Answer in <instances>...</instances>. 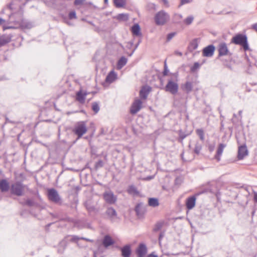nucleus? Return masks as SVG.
Wrapping results in <instances>:
<instances>
[{
    "mask_svg": "<svg viewBox=\"0 0 257 257\" xmlns=\"http://www.w3.org/2000/svg\"><path fill=\"white\" fill-rule=\"evenodd\" d=\"M127 63V59L124 57H121L117 62V67L118 68L120 69L123 67Z\"/></svg>",
    "mask_w": 257,
    "mask_h": 257,
    "instance_id": "32",
    "label": "nucleus"
},
{
    "mask_svg": "<svg viewBox=\"0 0 257 257\" xmlns=\"http://www.w3.org/2000/svg\"><path fill=\"white\" fill-rule=\"evenodd\" d=\"M121 252L122 257H131L132 254V245L126 244L122 247H118Z\"/></svg>",
    "mask_w": 257,
    "mask_h": 257,
    "instance_id": "12",
    "label": "nucleus"
},
{
    "mask_svg": "<svg viewBox=\"0 0 257 257\" xmlns=\"http://www.w3.org/2000/svg\"><path fill=\"white\" fill-rule=\"evenodd\" d=\"M214 148V146L211 145H209L208 146V150L209 151L211 152L213 151Z\"/></svg>",
    "mask_w": 257,
    "mask_h": 257,
    "instance_id": "59",
    "label": "nucleus"
},
{
    "mask_svg": "<svg viewBox=\"0 0 257 257\" xmlns=\"http://www.w3.org/2000/svg\"><path fill=\"white\" fill-rule=\"evenodd\" d=\"M91 109L95 114L97 113L100 109L98 103L97 102H92L91 105Z\"/></svg>",
    "mask_w": 257,
    "mask_h": 257,
    "instance_id": "35",
    "label": "nucleus"
},
{
    "mask_svg": "<svg viewBox=\"0 0 257 257\" xmlns=\"http://www.w3.org/2000/svg\"><path fill=\"white\" fill-rule=\"evenodd\" d=\"M196 132L197 135L199 137V139L202 141H204L205 138H204V131L202 128H198L196 130Z\"/></svg>",
    "mask_w": 257,
    "mask_h": 257,
    "instance_id": "34",
    "label": "nucleus"
},
{
    "mask_svg": "<svg viewBox=\"0 0 257 257\" xmlns=\"http://www.w3.org/2000/svg\"><path fill=\"white\" fill-rule=\"evenodd\" d=\"M127 192L128 194L134 196H138L140 195V192L138 190L137 187L134 185L128 186Z\"/></svg>",
    "mask_w": 257,
    "mask_h": 257,
    "instance_id": "27",
    "label": "nucleus"
},
{
    "mask_svg": "<svg viewBox=\"0 0 257 257\" xmlns=\"http://www.w3.org/2000/svg\"><path fill=\"white\" fill-rule=\"evenodd\" d=\"M131 31L134 36L141 37L142 36L141 32V27L139 24H134L131 28Z\"/></svg>",
    "mask_w": 257,
    "mask_h": 257,
    "instance_id": "23",
    "label": "nucleus"
},
{
    "mask_svg": "<svg viewBox=\"0 0 257 257\" xmlns=\"http://www.w3.org/2000/svg\"><path fill=\"white\" fill-rule=\"evenodd\" d=\"M164 235H165V231H161L160 233V234L159 235V237H158V240H159V243L161 242V241L162 239V238L164 237Z\"/></svg>",
    "mask_w": 257,
    "mask_h": 257,
    "instance_id": "51",
    "label": "nucleus"
},
{
    "mask_svg": "<svg viewBox=\"0 0 257 257\" xmlns=\"http://www.w3.org/2000/svg\"><path fill=\"white\" fill-rule=\"evenodd\" d=\"M14 27H12V26H4L3 27V29L4 31H5L6 30H7V29H14Z\"/></svg>",
    "mask_w": 257,
    "mask_h": 257,
    "instance_id": "58",
    "label": "nucleus"
},
{
    "mask_svg": "<svg viewBox=\"0 0 257 257\" xmlns=\"http://www.w3.org/2000/svg\"><path fill=\"white\" fill-rule=\"evenodd\" d=\"M248 154V151L245 144L240 146L238 149L237 159L239 160L243 159V158Z\"/></svg>",
    "mask_w": 257,
    "mask_h": 257,
    "instance_id": "18",
    "label": "nucleus"
},
{
    "mask_svg": "<svg viewBox=\"0 0 257 257\" xmlns=\"http://www.w3.org/2000/svg\"><path fill=\"white\" fill-rule=\"evenodd\" d=\"M215 50V47L213 44H210L204 47L202 50V55L204 57H212Z\"/></svg>",
    "mask_w": 257,
    "mask_h": 257,
    "instance_id": "15",
    "label": "nucleus"
},
{
    "mask_svg": "<svg viewBox=\"0 0 257 257\" xmlns=\"http://www.w3.org/2000/svg\"><path fill=\"white\" fill-rule=\"evenodd\" d=\"M141 40H139L138 43L135 45L134 48L132 50L131 52L127 53V55L128 56L130 57V56H131L133 54V53H134L135 51L136 50V49L138 47V46L140 44V43H141Z\"/></svg>",
    "mask_w": 257,
    "mask_h": 257,
    "instance_id": "47",
    "label": "nucleus"
},
{
    "mask_svg": "<svg viewBox=\"0 0 257 257\" xmlns=\"http://www.w3.org/2000/svg\"><path fill=\"white\" fill-rule=\"evenodd\" d=\"M177 133L178 134V137L177 139V141L178 143H181L183 144V140L187 137V136H189L190 133H186L184 132L182 130L180 129L178 131Z\"/></svg>",
    "mask_w": 257,
    "mask_h": 257,
    "instance_id": "29",
    "label": "nucleus"
},
{
    "mask_svg": "<svg viewBox=\"0 0 257 257\" xmlns=\"http://www.w3.org/2000/svg\"><path fill=\"white\" fill-rule=\"evenodd\" d=\"M148 248L144 242H140L135 249L137 257H146L147 255Z\"/></svg>",
    "mask_w": 257,
    "mask_h": 257,
    "instance_id": "11",
    "label": "nucleus"
},
{
    "mask_svg": "<svg viewBox=\"0 0 257 257\" xmlns=\"http://www.w3.org/2000/svg\"><path fill=\"white\" fill-rule=\"evenodd\" d=\"M60 244L62 246H64L63 249L65 248V247L66 246V245H67L66 242L64 240H63L62 241H61L60 243Z\"/></svg>",
    "mask_w": 257,
    "mask_h": 257,
    "instance_id": "57",
    "label": "nucleus"
},
{
    "mask_svg": "<svg viewBox=\"0 0 257 257\" xmlns=\"http://www.w3.org/2000/svg\"><path fill=\"white\" fill-rule=\"evenodd\" d=\"M169 74L171 75H173L176 78H177V77H178V72H175L174 73H170Z\"/></svg>",
    "mask_w": 257,
    "mask_h": 257,
    "instance_id": "62",
    "label": "nucleus"
},
{
    "mask_svg": "<svg viewBox=\"0 0 257 257\" xmlns=\"http://www.w3.org/2000/svg\"><path fill=\"white\" fill-rule=\"evenodd\" d=\"M13 5V4L12 2L10 3L8 5L7 7L10 10H13L12 6Z\"/></svg>",
    "mask_w": 257,
    "mask_h": 257,
    "instance_id": "64",
    "label": "nucleus"
},
{
    "mask_svg": "<svg viewBox=\"0 0 257 257\" xmlns=\"http://www.w3.org/2000/svg\"><path fill=\"white\" fill-rule=\"evenodd\" d=\"M47 196L49 200L52 202L59 205L62 204V200L55 189H48L47 190Z\"/></svg>",
    "mask_w": 257,
    "mask_h": 257,
    "instance_id": "6",
    "label": "nucleus"
},
{
    "mask_svg": "<svg viewBox=\"0 0 257 257\" xmlns=\"http://www.w3.org/2000/svg\"><path fill=\"white\" fill-rule=\"evenodd\" d=\"M199 194H196L194 195L188 197L185 201V206L187 210L192 209L195 206L196 196Z\"/></svg>",
    "mask_w": 257,
    "mask_h": 257,
    "instance_id": "14",
    "label": "nucleus"
},
{
    "mask_svg": "<svg viewBox=\"0 0 257 257\" xmlns=\"http://www.w3.org/2000/svg\"><path fill=\"white\" fill-rule=\"evenodd\" d=\"M142 106V101L139 99H136L131 106L130 113L132 114L137 113L141 109Z\"/></svg>",
    "mask_w": 257,
    "mask_h": 257,
    "instance_id": "16",
    "label": "nucleus"
},
{
    "mask_svg": "<svg viewBox=\"0 0 257 257\" xmlns=\"http://www.w3.org/2000/svg\"><path fill=\"white\" fill-rule=\"evenodd\" d=\"M28 214H33L31 211L30 210H28L27 209H23L21 210V211L20 212V215L22 216V217H26L27 215Z\"/></svg>",
    "mask_w": 257,
    "mask_h": 257,
    "instance_id": "44",
    "label": "nucleus"
},
{
    "mask_svg": "<svg viewBox=\"0 0 257 257\" xmlns=\"http://www.w3.org/2000/svg\"><path fill=\"white\" fill-rule=\"evenodd\" d=\"M85 206L89 212H93L95 210V208L94 206L87 203H85Z\"/></svg>",
    "mask_w": 257,
    "mask_h": 257,
    "instance_id": "43",
    "label": "nucleus"
},
{
    "mask_svg": "<svg viewBox=\"0 0 257 257\" xmlns=\"http://www.w3.org/2000/svg\"><path fill=\"white\" fill-rule=\"evenodd\" d=\"M146 257H159L158 255H157L155 253V252L153 251L151 252V253H149L147 254V255Z\"/></svg>",
    "mask_w": 257,
    "mask_h": 257,
    "instance_id": "53",
    "label": "nucleus"
},
{
    "mask_svg": "<svg viewBox=\"0 0 257 257\" xmlns=\"http://www.w3.org/2000/svg\"><path fill=\"white\" fill-rule=\"evenodd\" d=\"M154 19L157 26H164L169 21L170 16L164 10H161L155 14Z\"/></svg>",
    "mask_w": 257,
    "mask_h": 257,
    "instance_id": "5",
    "label": "nucleus"
},
{
    "mask_svg": "<svg viewBox=\"0 0 257 257\" xmlns=\"http://www.w3.org/2000/svg\"><path fill=\"white\" fill-rule=\"evenodd\" d=\"M193 83L191 81H187L184 83L181 84L180 88L184 92L182 95L181 96L180 99H185L187 101L188 98V95L193 90Z\"/></svg>",
    "mask_w": 257,
    "mask_h": 257,
    "instance_id": "8",
    "label": "nucleus"
},
{
    "mask_svg": "<svg viewBox=\"0 0 257 257\" xmlns=\"http://www.w3.org/2000/svg\"><path fill=\"white\" fill-rule=\"evenodd\" d=\"M87 131V128L86 127L85 121H80L77 122L74 125L72 130V133L77 136V138L73 141V143L75 144L78 140L81 138Z\"/></svg>",
    "mask_w": 257,
    "mask_h": 257,
    "instance_id": "3",
    "label": "nucleus"
},
{
    "mask_svg": "<svg viewBox=\"0 0 257 257\" xmlns=\"http://www.w3.org/2000/svg\"><path fill=\"white\" fill-rule=\"evenodd\" d=\"M105 213L112 222L115 221L118 218L116 211L112 207H108Z\"/></svg>",
    "mask_w": 257,
    "mask_h": 257,
    "instance_id": "17",
    "label": "nucleus"
},
{
    "mask_svg": "<svg viewBox=\"0 0 257 257\" xmlns=\"http://www.w3.org/2000/svg\"><path fill=\"white\" fill-rule=\"evenodd\" d=\"M200 64L196 62H195L193 66L190 68V71L192 73H194L195 72L197 69H198L200 67Z\"/></svg>",
    "mask_w": 257,
    "mask_h": 257,
    "instance_id": "39",
    "label": "nucleus"
},
{
    "mask_svg": "<svg viewBox=\"0 0 257 257\" xmlns=\"http://www.w3.org/2000/svg\"><path fill=\"white\" fill-rule=\"evenodd\" d=\"M85 1L86 0H74L73 4L75 6H81Z\"/></svg>",
    "mask_w": 257,
    "mask_h": 257,
    "instance_id": "48",
    "label": "nucleus"
},
{
    "mask_svg": "<svg viewBox=\"0 0 257 257\" xmlns=\"http://www.w3.org/2000/svg\"><path fill=\"white\" fill-rule=\"evenodd\" d=\"M202 149V146L198 142H197L195 144V148L193 150L194 153L198 155L200 154V151Z\"/></svg>",
    "mask_w": 257,
    "mask_h": 257,
    "instance_id": "36",
    "label": "nucleus"
},
{
    "mask_svg": "<svg viewBox=\"0 0 257 257\" xmlns=\"http://www.w3.org/2000/svg\"><path fill=\"white\" fill-rule=\"evenodd\" d=\"M190 2V0H180V5H183Z\"/></svg>",
    "mask_w": 257,
    "mask_h": 257,
    "instance_id": "55",
    "label": "nucleus"
},
{
    "mask_svg": "<svg viewBox=\"0 0 257 257\" xmlns=\"http://www.w3.org/2000/svg\"><path fill=\"white\" fill-rule=\"evenodd\" d=\"M88 94H89V92L84 91L80 88V89L76 92L75 99L80 103L84 104L85 103L86 96Z\"/></svg>",
    "mask_w": 257,
    "mask_h": 257,
    "instance_id": "13",
    "label": "nucleus"
},
{
    "mask_svg": "<svg viewBox=\"0 0 257 257\" xmlns=\"http://www.w3.org/2000/svg\"><path fill=\"white\" fill-rule=\"evenodd\" d=\"M165 91L170 93L173 95H181V93L178 92L179 85L177 82H174L172 79H169L166 86L164 87Z\"/></svg>",
    "mask_w": 257,
    "mask_h": 257,
    "instance_id": "7",
    "label": "nucleus"
},
{
    "mask_svg": "<svg viewBox=\"0 0 257 257\" xmlns=\"http://www.w3.org/2000/svg\"><path fill=\"white\" fill-rule=\"evenodd\" d=\"M198 46V39H193L188 46L187 49L189 52H192L194 50L196 49Z\"/></svg>",
    "mask_w": 257,
    "mask_h": 257,
    "instance_id": "28",
    "label": "nucleus"
},
{
    "mask_svg": "<svg viewBox=\"0 0 257 257\" xmlns=\"http://www.w3.org/2000/svg\"><path fill=\"white\" fill-rule=\"evenodd\" d=\"M113 3L116 8H123L126 5L125 0H113Z\"/></svg>",
    "mask_w": 257,
    "mask_h": 257,
    "instance_id": "31",
    "label": "nucleus"
},
{
    "mask_svg": "<svg viewBox=\"0 0 257 257\" xmlns=\"http://www.w3.org/2000/svg\"><path fill=\"white\" fill-rule=\"evenodd\" d=\"M226 147V145L220 143L219 144L216 154L214 156V159L217 161L219 162L220 161V156H221L224 148Z\"/></svg>",
    "mask_w": 257,
    "mask_h": 257,
    "instance_id": "25",
    "label": "nucleus"
},
{
    "mask_svg": "<svg viewBox=\"0 0 257 257\" xmlns=\"http://www.w3.org/2000/svg\"><path fill=\"white\" fill-rule=\"evenodd\" d=\"M117 78L116 73L113 70L109 72L105 79V82L107 83H112Z\"/></svg>",
    "mask_w": 257,
    "mask_h": 257,
    "instance_id": "26",
    "label": "nucleus"
},
{
    "mask_svg": "<svg viewBox=\"0 0 257 257\" xmlns=\"http://www.w3.org/2000/svg\"><path fill=\"white\" fill-rule=\"evenodd\" d=\"M169 70L168 68L167 64H166V61L165 60L164 62V70L162 72V74L163 76H166L169 75Z\"/></svg>",
    "mask_w": 257,
    "mask_h": 257,
    "instance_id": "42",
    "label": "nucleus"
},
{
    "mask_svg": "<svg viewBox=\"0 0 257 257\" xmlns=\"http://www.w3.org/2000/svg\"><path fill=\"white\" fill-rule=\"evenodd\" d=\"M231 43L240 46L243 51H251L247 41V37L245 34L238 33L235 35L231 40Z\"/></svg>",
    "mask_w": 257,
    "mask_h": 257,
    "instance_id": "2",
    "label": "nucleus"
},
{
    "mask_svg": "<svg viewBox=\"0 0 257 257\" xmlns=\"http://www.w3.org/2000/svg\"><path fill=\"white\" fill-rule=\"evenodd\" d=\"M102 196L103 199L108 204H114L117 201V196L114 195L111 191L104 192Z\"/></svg>",
    "mask_w": 257,
    "mask_h": 257,
    "instance_id": "10",
    "label": "nucleus"
},
{
    "mask_svg": "<svg viewBox=\"0 0 257 257\" xmlns=\"http://www.w3.org/2000/svg\"><path fill=\"white\" fill-rule=\"evenodd\" d=\"M114 243V240L108 234L105 235L102 240V244L105 248H107Z\"/></svg>",
    "mask_w": 257,
    "mask_h": 257,
    "instance_id": "20",
    "label": "nucleus"
},
{
    "mask_svg": "<svg viewBox=\"0 0 257 257\" xmlns=\"http://www.w3.org/2000/svg\"><path fill=\"white\" fill-rule=\"evenodd\" d=\"M13 199L18 201L20 204L23 206H27L28 207H39L40 206L39 204L34 201L32 198H28L25 199V198L20 199L18 197H13Z\"/></svg>",
    "mask_w": 257,
    "mask_h": 257,
    "instance_id": "9",
    "label": "nucleus"
},
{
    "mask_svg": "<svg viewBox=\"0 0 257 257\" xmlns=\"http://www.w3.org/2000/svg\"><path fill=\"white\" fill-rule=\"evenodd\" d=\"M134 45L133 41H130L127 43V45L126 46V48L128 49L131 50Z\"/></svg>",
    "mask_w": 257,
    "mask_h": 257,
    "instance_id": "52",
    "label": "nucleus"
},
{
    "mask_svg": "<svg viewBox=\"0 0 257 257\" xmlns=\"http://www.w3.org/2000/svg\"><path fill=\"white\" fill-rule=\"evenodd\" d=\"M253 200L255 203H257V192L253 191Z\"/></svg>",
    "mask_w": 257,
    "mask_h": 257,
    "instance_id": "54",
    "label": "nucleus"
},
{
    "mask_svg": "<svg viewBox=\"0 0 257 257\" xmlns=\"http://www.w3.org/2000/svg\"><path fill=\"white\" fill-rule=\"evenodd\" d=\"M182 18V17L181 15L175 14L173 18V23L176 24L180 23Z\"/></svg>",
    "mask_w": 257,
    "mask_h": 257,
    "instance_id": "41",
    "label": "nucleus"
},
{
    "mask_svg": "<svg viewBox=\"0 0 257 257\" xmlns=\"http://www.w3.org/2000/svg\"><path fill=\"white\" fill-rule=\"evenodd\" d=\"M174 54H175V55H177V56H182V55H183L182 52H180V51H179L178 50L175 51Z\"/></svg>",
    "mask_w": 257,
    "mask_h": 257,
    "instance_id": "56",
    "label": "nucleus"
},
{
    "mask_svg": "<svg viewBox=\"0 0 257 257\" xmlns=\"http://www.w3.org/2000/svg\"><path fill=\"white\" fill-rule=\"evenodd\" d=\"M177 34L176 32H171L167 34L166 37V42H168Z\"/></svg>",
    "mask_w": 257,
    "mask_h": 257,
    "instance_id": "46",
    "label": "nucleus"
},
{
    "mask_svg": "<svg viewBox=\"0 0 257 257\" xmlns=\"http://www.w3.org/2000/svg\"><path fill=\"white\" fill-rule=\"evenodd\" d=\"M135 211L136 215L138 217H141L143 216L146 212V209L145 207H143V203L142 202L137 203L135 206Z\"/></svg>",
    "mask_w": 257,
    "mask_h": 257,
    "instance_id": "21",
    "label": "nucleus"
},
{
    "mask_svg": "<svg viewBox=\"0 0 257 257\" xmlns=\"http://www.w3.org/2000/svg\"><path fill=\"white\" fill-rule=\"evenodd\" d=\"M11 189L9 182L6 179L0 180V191L2 193L8 192Z\"/></svg>",
    "mask_w": 257,
    "mask_h": 257,
    "instance_id": "22",
    "label": "nucleus"
},
{
    "mask_svg": "<svg viewBox=\"0 0 257 257\" xmlns=\"http://www.w3.org/2000/svg\"><path fill=\"white\" fill-rule=\"evenodd\" d=\"M151 90L152 88L150 86L145 85L142 86L139 92V95L141 99L142 100L146 99Z\"/></svg>",
    "mask_w": 257,
    "mask_h": 257,
    "instance_id": "19",
    "label": "nucleus"
},
{
    "mask_svg": "<svg viewBox=\"0 0 257 257\" xmlns=\"http://www.w3.org/2000/svg\"><path fill=\"white\" fill-rule=\"evenodd\" d=\"M217 50L218 55L217 59L220 60L224 67L232 70V65L235 63V60L232 57V53L229 51L226 44L225 42L220 43Z\"/></svg>",
    "mask_w": 257,
    "mask_h": 257,
    "instance_id": "1",
    "label": "nucleus"
},
{
    "mask_svg": "<svg viewBox=\"0 0 257 257\" xmlns=\"http://www.w3.org/2000/svg\"><path fill=\"white\" fill-rule=\"evenodd\" d=\"M80 240H86L88 242H92L93 241L92 240H91L90 239H88V238H87L85 237H80Z\"/></svg>",
    "mask_w": 257,
    "mask_h": 257,
    "instance_id": "61",
    "label": "nucleus"
},
{
    "mask_svg": "<svg viewBox=\"0 0 257 257\" xmlns=\"http://www.w3.org/2000/svg\"><path fill=\"white\" fill-rule=\"evenodd\" d=\"M116 18L119 21L126 22L128 20V15L126 14H119Z\"/></svg>",
    "mask_w": 257,
    "mask_h": 257,
    "instance_id": "33",
    "label": "nucleus"
},
{
    "mask_svg": "<svg viewBox=\"0 0 257 257\" xmlns=\"http://www.w3.org/2000/svg\"><path fill=\"white\" fill-rule=\"evenodd\" d=\"M148 205L152 207H156L160 204L159 199L157 198L150 197L148 198Z\"/></svg>",
    "mask_w": 257,
    "mask_h": 257,
    "instance_id": "30",
    "label": "nucleus"
},
{
    "mask_svg": "<svg viewBox=\"0 0 257 257\" xmlns=\"http://www.w3.org/2000/svg\"><path fill=\"white\" fill-rule=\"evenodd\" d=\"M79 240H80V237L76 235H72L70 239V241L72 242H77Z\"/></svg>",
    "mask_w": 257,
    "mask_h": 257,
    "instance_id": "49",
    "label": "nucleus"
},
{
    "mask_svg": "<svg viewBox=\"0 0 257 257\" xmlns=\"http://www.w3.org/2000/svg\"><path fill=\"white\" fill-rule=\"evenodd\" d=\"M13 36L12 34H4L0 37V47L4 46L10 43L12 40Z\"/></svg>",
    "mask_w": 257,
    "mask_h": 257,
    "instance_id": "24",
    "label": "nucleus"
},
{
    "mask_svg": "<svg viewBox=\"0 0 257 257\" xmlns=\"http://www.w3.org/2000/svg\"><path fill=\"white\" fill-rule=\"evenodd\" d=\"M104 162L101 160H99L97 162L95 163L94 165V169L97 171L98 169L102 168L104 166Z\"/></svg>",
    "mask_w": 257,
    "mask_h": 257,
    "instance_id": "37",
    "label": "nucleus"
},
{
    "mask_svg": "<svg viewBox=\"0 0 257 257\" xmlns=\"http://www.w3.org/2000/svg\"><path fill=\"white\" fill-rule=\"evenodd\" d=\"M24 185L20 181H17L11 184L9 197L13 199V197L23 196L24 195Z\"/></svg>",
    "mask_w": 257,
    "mask_h": 257,
    "instance_id": "4",
    "label": "nucleus"
},
{
    "mask_svg": "<svg viewBox=\"0 0 257 257\" xmlns=\"http://www.w3.org/2000/svg\"><path fill=\"white\" fill-rule=\"evenodd\" d=\"M107 128H105L103 127L101 128L99 135H106L107 134Z\"/></svg>",
    "mask_w": 257,
    "mask_h": 257,
    "instance_id": "50",
    "label": "nucleus"
},
{
    "mask_svg": "<svg viewBox=\"0 0 257 257\" xmlns=\"http://www.w3.org/2000/svg\"><path fill=\"white\" fill-rule=\"evenodd\" d=\"M221 196V193L220 192H217L216 193V198H217V200L218 201H219V199H220V196Z\"/></svg>",
    "mask_w": 257,
    "mask_h": 257,
    "instance_id": "60",
    "label": "nucleus"
},
{
    "mask_svg": "<svg viewBox=\"0 0 257 257\" xmlns=\"http://www.w3.org/2000/svg\"><path fill=\"white\" fill-rule=\"evenodd\" d=\"M252 28L257 32V23L254 24L252 25Z\"/></svg>",
    "mask_w": 257,
    "mask_h": 257,
    "instance_id": "63",
    "label": "nucleus"
},
{
    "mask_svg": "<svg viewBox=\"0 0 257 257\" xmlns=\"http://www.w3.org/2000/svg\"><path fill=\"white\" fill-rule=\"evenodd\" d=\"M193 19V16H189L184 20V22L186 25H189L192 23Z\"/></svg>",
    "mask_w": 257,
    "mask_h": 257,
    "instance_id": "45",
    "label": "nucleus"
},
{
    "mask_svg": "<svg viewBox=\"0 0 257 257\" xmlns=\"http://www.w3.org/2000/svg\"><path fill=\"white\" fill-rule=\"evenodd\" d=\"M163 224L164 223L162 222H157L153 228V231L156 232L161 230V229L163 226Z\"/></svg>",
    "mask_w": 257,
    "mask_h": 257,
    "instance_id": "38",
    "label": "nucleus"
},
{
    "mask_svg": "<svg viewBox=\"0 0 257 257\" xmlns=\"http://www.w3.org/2000/svg\"><path fill=\"white\" fill-rule=\"evenodd\" d=\"M68 17L69 20L76 19L77 16L75 11L74 10L70 11L68 13Z\"/></svg>",
    "mask_w": 257,
    "mask_h": 257,
    "instance_id": "40",
    "label": "nucleus"
}]
</instances>
